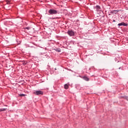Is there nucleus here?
<instances>
[{
	"mask_svg": "<svg viewBox=\"0 0 128 128\" xmlns=\"http://www.w3.org/2000/svg\"><path fill=\"white\" fill-rule=\"evenodd\" d=\"M18 95H19V96H26V94H18Z\"/></svg>",
	"mask_w": 128,
	"mask_h": 128,
	"instance_id": "9b49d317",
	"label": "nucleus"
},
{
	"mask_svg": "<svg viewBox=\"0 0 128 128\" xmlns=\"http://www.w3.org/2000/svg\"><path fill=\"white\" fill-rule=\"evenodd\" d=\"M54 18H51V20H54Z\"/></svg>",
	"mask_w": 128,
	"mask_h": 128,
	"instance_id": "f3484780",
	"label": "nucleus"
},
{
	"mask_svg": "<svg viewBox=\"0 0 128 128\" xmlns=\"http://www.w3.org/2000/svg\"><path fill=\"white\" fill-rule=\"evenodd\" d=\"M120 10H113L110 11V14H116L117 12H118Z\"/></svg>",
	"mask_w": 128,
	"mask_h": 128,
	"instance_id": "39448f33",
	"label": "nucleus"
},
{
	"mask_svg": "<svg viewBox=\"0 0 128 128\" xmlns=\"http://www.w3.org/2000/svg\"><path fill=\"white\" fill-rule=\"evenodd\" d=\"M54 70H56V68H55Z\"/></svg>",
	"mask_w": 128,
	"mask_h": 128,
	"instance_id": "6ab92c4d",
	"label": "nucleus"
},
{
	"mask_svg": "<svg viewBox=\"0 0 128 128\" xmlns=\"http://www.w3.org/2000/svg\"><path fill=\"white\" fill-rule=\"evenodd\" d=\"M25 28H26V30H30V27H26Z\"/></svg>",
	"mask_w": 128,
	"mask_h": 128,
	"instance_id": "ddd939ff",
	"label": "nucleus"
},
{
	"mask_svg": "<svg viewBox=\"0 0 128 128\" xmlns=\"http://www.w3.org/2000/svg\"><path fill=\"white\" fill-rule=\"evenodd\" d=\"M118 26H128V24L127 23H124V22H123L119 23L118 24Z\"/></svg>",
	"mask_w": 128,
	"mask_h": 128,
	"instance_id": "20e7f679",
	"label": "nucleus"
},
{
	"mask_svg": "<svg viewBox=\"0 0 128 128\" xmlns=\"http://www.w3.org/2000/svg\"><path fill=\"white\" fill-rule=\"evenodd\" d=\"M95 8H96V10H100V6H96Z\"/></svg>",
	"mask_w": 128,
	"mask_h": 128,
	"instance_id": "1a4fd4ad",
	"label": "nucleus"
},
{
	"mask_svg": "<svg viewBox=\"0 0 128 128\" xmlns=\"http://www.w3.org/2000/svg\"><path fill=\"white\" fill-rule=\"evenodd\" d=\"M17 44H20V43H18V44L17 43Z\"/></svg>",
	"mask_w": 128,
	"mask_h": 128,
	"instance_id": "a211bd4d",
	"label": "nucleus"
},
{
	"mask_svg": "<svg viewBox=\"0 0 128 128\" xmlns=\"http://www.w3.org/2000/svg\"><path fill=\"white\" fill-rule=\"evenodd\" d=\"M122 68H124V67L120 66L118 68V70H122Z\"/></svg>",
	"mask_w": 128,
	"mask_h": 128,
	"instance_id": "4468645a",
	"label": "nucleus"
},
{
	"mask_svg": "<svg viewBox=\"0 0 128 128\" xmlns=\"http://www.w3.org/2000/svg\"><path fill=\"white\" fill-rule=\"evenodd\" d=\"M6 108H2V109H0V112H4V110H6Z\"/></svg>",
	"mask_w": 128,
	"mask_h": 128,
	"instance_id": "f8f14e48",
	"label": "nucleus"
},
{
	"mask_svg": "<svg viewBox=\"0 0 128 128\" xmlns=\"http://www.w3.org/2000/svg\"><path fill=\"white\" fill-rule=\"evenodd\" d=\"M83 80H86V82H88V80H90V79L86 76H84Z\"/></svg>",
	"mask_w": 128,
	"mask_h": 128,
	"instance_id": "423d86ee",
	"label": "nucleus"
},
{
	"mask_svg": "<svg viewBox=\"0 0 128 128\" xmlns=\"http://www.w3.org/2000/svg\"><path fill=\"white\" fill-rule=\"evenodd\" d=\"M16 62H18V60H17Z\"/></svg>",
	"mask_w": 128,
	"mask_h": 128,
	"instance_id": "aec40b11",
	"label": "nucleus"
},
{
	"mask_svg": "<svg viewBox=\"0 0 128 128\" xmlns=\"http://www.w3.org/2000/svg\"><path fill=\"white\" fill-rule=\"evenodd\" d=\"M113 22H116V20H113Z\"/></svg>",
	"mask_w": 128,
	"mask_h": 128,
	"instance_id": "dca6fc26",
	"label": "nucleus"
},
{
	"mask_svg": "<svg viewBox=\"0 0 128 128\" xmlns=\"http://www.w3.org/2000/svg\"><path fill=\"white\" fill-rule=\"evenodd\" d=\"M64 88L65 90H68V85L66 84H64Z\"/></svg>",
	"mask_w": 128,
	"mask_h": 128,
	"instance_id": "6e6552de",
	"label": "nucleus"
},
{
	"mask_svg": "<svg viewBox=\"0 0 128 128\" xmlns=\"http://www.w3.org/2000/svg\"><path fill=\"white\" fill-rule=\"evenodd\" d=\"M36 96H40V94H44V92L42 90H36L34 92Z\"/></svg>",
	"mask_w": 128,
	"mask_h": 128,
	"instance_id": "7ed1b4c3",
	"label": "nucleus"
},
{
	"mask_svg": "<svg viewBox=\"0 0 128 128\" xmlns=\"http://www.w3.org/2000/svg\"><path fill=\"white\" fill-rule=\"evenodd\" d=\"M49 16H54V14H58V10L54 9H50L48 11Z\"/></svg>",
	"mask_w": 128,
	"mask_h": 128,
	"instance_id": "f257e3e1",
	"label": "nucleus"
},
{
	"mask_svg": "<svg viewBox=\"0 0 128 128\" xmlns=\"http://www.w3.org/2000/svg\"><path fill=\"white\" fill-rule=\"evenodd\" d=\"M56 52H60V48H57L56 49H54Z\"/></svg>",
	"mask_w": 128,
	"mask_h": 128,
	"instance_id": "0eeeda50",
	"label": "nucleus"
},
{
	"mask_svg": "<svg viewBox=\"0 0 128 128\" xmlns=\"http://www.w3.org/2000/svg\"><path fill=\"white\" fill-rule=\"evenodd\" d=\"M26 64H28V62H26V61H24L22 63V64H24V66H26Z\"/></svg>",
	"mask_w": 128,
	"mask_h": 128,
	"instance_id": "9d476101",
	"label": "nucleus"
},
{
	"mask_svg": "<svg viewBox=\"0 0 128 128\" xmlns=\"http://www.w3.org/2000/svg\"><path fill=\"white\" fill-rule=\"evenodd\" d=\"M6 2H7V4H10V0H8L7 1H6Z\"/></svg>",
	"mask_w": 128,
	"mask_h": 128,
	"instance_id": "2eb2a0df",
	"label": "nucleus"
},
{
	"mask_svg": "<svg viewBox=\"0 0 128 128\" xmlns=\"http://www.w3.org/2000/svg\"><path fill=\"white\" fill-rule=\"evenodd\" d=\"M68 34V36H75L76 33L74 32L72 30H68L67 32Z\"/></svg>",
	"mask_w": 128,
	"mask_h": 128,
	"instance_id": "f03ea898",
	"label": "nucleus"
}]
</instances>
